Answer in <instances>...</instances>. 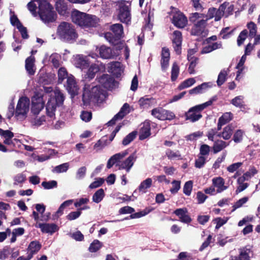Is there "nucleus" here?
I'll return each mask as SVG.
<instances>
[{"instance_id":"f257e3e1","label":"nucleus","mask_w":260,"mask_h":260,"mask_svg":"<svg viewBox=\"0 0 260 260\" xmlns=\"http://www.w3.org/2000/svg\"><path fill=\"white\" fill-rule=\"evenodd\" d=\"M72 22L82 28L96 27L100 19L95 15L88 14L77 10H74L71 13Z\"/></svg>"},{"instance_id":"f03ea898","label":"nucleus","mask_w":260,"mask_h":260,"mask_svg":"<svg viewBox=\"0 0 260 260\" xmlns=\"http://www.w3.org/2000/svg\"><path fill=\"white\" fill-rule=\"evenodd\" d=\"M89 88L90 85L86 84L82 94V102L84 105H89L92 100L97 102H102L105 98L106 91L100 86H94L91 90H89Z\"/></svg>"},{"instance_id":"7ed1b4c3","label":"nucleus","mask_w":260,"mask_h":260,"mask_svg":"<svg viewBox=\"0 0 260 260\" xmlns=\"http://www.w3.org/2000/svg\"><path fill=\"white\" fill-rule=\"evenodd\" d=\"M57 35L62 41L72 43L78 37L74 26L69 22H61L57 27Z\"/></svg>"},{"instance_id":"20e7f679","label":"nucleus","mask_w":260,"mask_h":260,"mask_svg":"<svg viewBox=\"0 0 260 260\" xmlns=\"http://www.w3.org/2000/svg\"><path fill=\"white\" fill-rule=\"evenodd\" d=\"M37 2L39 3V14L41 20L45 23L55 21L57 14L53 7L46 0H40Z\"/></svg>"},{"instance_id":"39448f33","label":"nucleus","mask_w":260,"mask_h":260,"mask_svg":"<svg viewBox=\"0 0 260 260\" xmlns=\"http://www.w3.org/2000/svg\"><path fill=\"white\" fill-rule=\"evenodd\" d=\"M123 27L120 23H115L110 26L109 31L104 33L105 39L111 44L118 46L122 44L121 39L123 37Z\"/></svg>"},{"instance_id":"423d86ee","label":"nucleus","mask_w":260,"mask_h":260,"mask_svg":"<svg viewBox=\"0 0 260 260\" xmlns=\"http://www.w3.org/2000/svg\"><path fill=\"white\" fill-rule=\"evenodd\" d=\"M117 12V19L122 23L129 24L131 23V2L119 0L115 2Z\"/></svg>"},{"instance_id":"0eeeda50","label":"nucleus","mask_w":260,"mask_h":260,"mask_svg":"<svg viewBox=\"0 0 260 260\" xmlns=\"http://www.w3.org/2000/svg\"><path fill=\"white\" fill-rule=\"evenodd\" d=\"M217 100L216 95L213 96L209 101L197 106H195L189 109L185 113V116L186 120H189L192 122H194L199 120L202 117V115L200 112L206 108L207 107L211 106L213 102Z\"/></svg>"},{"instance_id":"6e6552de","label":"nucleus","mask_w":260,"mask_h":260,"mask_svg":"<svg viewBox=\"0 0 260 260\" xmlns=\"http://www.w3.org/2000/svg\"><path fill=\"white\" fill-rule=\"evenodd\" d=\"M64 100L63 94L60 91L55 92V96L50 97L46 105L47 115L50 117H55L56 107L62 105Z\"/></svg>"},{"instance_id":"1a4fd4ad","label":"nucleus","mask_w":260,"mask_h":260,"mask_svg":"<svg viewBox=\"0 0 260 260\" xmlns=\"http://www.w3.org/2000/svg\"><path fill=\"white\" fill-rule=\"evenodd\" d=\"M170 9H172V23L177 28H183L185 27L187 24V17L177 8L171 6Z\"/></svg>"},{"instance_id":"9d476101","label":"nucleus","mask_w":260,"mask_h":260,"mask_svg":"<svg viewBox=\"0 0 260 260\" xmlns=\"http://www.w3.org/2000/svg\"><path fill=\"white\" fill-rule=\"evenodd\" d=\"M123 48L122 44L115 46V48H111L105 45H102L99 48L100 57L103 59H112L117 57L119 54V51Z\"/></svg>"},{"instance_id":"9b49d317","label":"nucleus","mask_w":260,"mask_h":260,"mask_svg":"<svg viewBox=\"0 0 260 260\" xmlns=\"http://www.w3.org/2000/svg\"><path fill=\"white\" fill-rule=\"evenodd\" d=\"M44 105L43 96L39 93H36L31 98V113L35 115H38L44 108Z\"/></svg>"},{"instance_id":"f8f14e48","label":"nucleus","mask_w":260,"mask_h":260,"mask_svg":"<svg viewBox=\"0 0 260 260\" xmlns=\"http://www.w3.org/2000/svg\"><path fill=\"white\" fill-rule=\"evenodd\" d=\"M96 80L103 87L108 90L113 89L118 83L113 77L107 74H104L97 77Z\"/></svg>"},{"instance_id":"ddd939ff","label":"nucleus","mask_w":260,"mask_h":260,"mask_svg":"<svg viewBox=\"0 0 260 260\" xmlns=\"http://www.w3.org/2000/svg\"><path fill=\"white\" fill-rule=\"evenodd\" d=\"M29 100L27 98H21L19 99L15 110V116L20 115L24 116L29 110Z\"/></svg>"},{"instance_id":"4468645a","label":"nucleus","mask_w":260,"mask_h":260,"mask_svg":"<svg viewBox=\"0 0 260 260\" xmlns=\"http://www.w3.org/2000/svg\"><path fill=\"white\" fill-rule=\"evenodd\" d=\"M182 42V33L179 30H175L173 33L172 44L173 48L177 55L181 53Z\"/></svg>"},{"instance_id":"2eb2a0df","label":"nucleus","mask_w":260,"mask_h":260,"mask_svg":"<svg viewBox=\"0 0 260 260\" xmlns=\"http://www.w3.org/2000/svg\"><path fill=\"white\" fill-rule=\"evenodd\" d=\"M136 158L135 153H133L124 161L116 164V166H118L119 170H125L126 172L128 173L133 166Z\"/></svg>"},{"instance_id":"dca6fc26","label":"nucleus","mask_w":260,"mask_h":260,"mask_svg":"<svg viewBox=\"0 0 260 260\" xmlns=\"http://www.w3.org/2000/svg\"><path fill=\"white\" fill-rule=\"evenodd\" d=\"M207 19H201L193 24L191 29V35L200 36L203 34L207 25Z\"/></svg>"},{"instance_id":"f3484780","label":"nucleus","mask_w":260,"mask_h":260,"mask_svg":"<svg viewBox=\"0 0 260 260\" xmlns=\"http://www.w3.org/2000/svg\"><path fill=\"white\" fill-rule=\"evenodd\" d=\"M66 89L69 93L72 96L78 94L79 88L75 78L73 75H71L67 78Z\"/></svg>"},{"instance_id":"a211bd4d","label":"nucleus","mask_w":260,"mask_h":260,"mask_svg":"<svg viewBox=\"0 0 260 260\" xmlns=\"http://www.w3.org/2000/svg\"><path fill=\"white\" fill-rule=\"evenodd\" d=\"M173 213L179 217L181 222L189 223L191 221V218L188 214L187 210L185 208L177 209Z\"/></svg>"},{"instance_id":"6ab92c4d","label":"nucleus","mask_w":260,"mask_h":260,"mask_svg":"<svg viewBox=\"0 0 260 260\" xmlns=\"http://www.w3.org/2000/svg\"><path fill=\"white\" fill-rule=\"evenodd\" d=\"M108 72L112 73L115 77H120L122 72V64L119 61H113L108 64Z\"/></svg>"},{"instance_id":"aec40b11","label":"nucleus","mask_w":260,"mask_h":260,"mask_svg":"<svg viewBox=\"0 0 260 260\" xmlns=\"http://www.w3.org/2000/svg\"><path fill=\"white\" fill-rule=\"evenodd\" d=\"M41 247L42 245L38 241L35 240L30 242L26 248L27 255L32 258L33 256L39 252Z\"/></svg>"},{"instance_id":"412c9836","label":"nucleus","mask_w":260,"mask_h":260,"mask_svg":"<svg viewBox=\"0 0 260 260\" xmlns=\"http://www.w3.org/2000/svg\"><path fill=\"white\" fill-rule=\"evenodd\" d=\"M38 228L41 229L42 233L52 234L58 230V226L55 223H41L38 224Z\"/></svg>"},{"instance_id":"4be33fe9","label":"nucleus","mask_w":260,"mask_h":260,"mask_svg":"<svg viewBox=\"0 0 260 260\" xmlns=\"http://www.w3.org/2000/svg\"><path fill=\"white\" fill-rule=\"evenodd\" d=\"M225 181L221 177H215L212 179V184L217 188L216 192L220 193L228 188L227 186L224 185Z\"/></svg>"},{"instance_id":"5701e85b","label":"nucleus","mask_w":260,"mask_h":260,"mask_svg":"<svg viewBox=\"0 0 260 260\" xmlns=\"http://www.w3.org/2000/svg\"><path fill=\"white\" fill-rule=\"evenodd\" d=\"M211 87L209 82H204L201 84L189 90L188 92L190 94H198L205 92L208 88Z\"/></svg>"},{"instance_id":"b1692460","label":"nucleus","mask_w":260,"mask_h":260,"mask_svg":"<svg viewBox=\"0 0 260 260\" xmlns=\"http://www.w3.org/2000/svg\"><path fill=\"white\" fill-rule=\"evenodd\" d=\"M234 127L232 124H229L224 127L222 132L217 134V136L222 137L224 140H229L233 133Z\"/></svg>"},{"instance_id":"393cba45","label":"nucleus","mask_w":260,"mask_h":260,"mask_svg":"<svg viewBox=\"0 0 260 260\" xmlns=\"http://www.w3.org/2000/svg\"><path fill=\"white\" fill-rule=\"evenodd\" d=\"M100 70L99 66L96 64H92L88 69L85 75V79L90 80L93 79L97 73Z\"/></svg>"},{"instance_id":"a878e982","label":"nucleus","mask_w":260,"mask_h":260,"mask_svg":"<svg viewBox=\"0 0 260 260\" xmlns=\"http://www.w3.org/2000/svg\"><path fill=\"white\" fill-rule=\"evenodd\" d=\"M229 145V143H226L223 140H217L214 143L212 147L213 152L214 154L217 153L226 148Z\"/></svg>"},{"instance_id":"bb28decb","label":"nucleus","mask_w":260,"mask_h":260,"mask_svg":"<svg viewBox=\"0 0 260 260\" xmlns=\"http://www.w3.org/2000/svg\"><path fill=\"white\" fill-rule=\"evenodd\" d=\"M35 58L34 56H30L25 60V69L29 75H32L35 71L33 69Z\"/></svg>"},{"instance_id":"cd10ccee","label":"nucleus","mask_w":260,"mask_h":260,"mask_svg":"<svg viewBox=\"0 0 260 260\" xmlns=\"http://www.w3.org/2000/svg\"><path fill=\"white\" fill-rule=\"evenodd\" d=\"M152 183V180L150 178H148L145 180L143 181L139 186V191L142 194L146 193L147 192V189L151 187Z\"/></svg>"},{"instance_id":"c85d7f7f","label":"nucleus","mask_w":260,"mask_h":260,"mask_svg":"<svg viewBox=\"0 0 260 260\" xmlns=\"http://www.w3.org/2000/svg\"><path fill=\"white\" fill-rule=\"evenodd\" d=\"M56 9L60 15H64L67 12L68 6L64 1L59 0L56 3Z\"/></svg>"},{"instance_id":"c756f323","label":"nucleus","mask_w":260,"mask_h":260,"mask_svg":"<svg viewBox=\"0 0 260 260\" xmlns=\"http://www.w3.org/2000/svg\"><path fill=\"white\" fill-rule=\"evenodd\" d=\"M73 200H67V201H64V202H63L59 206L57 211L55 213L54 215H53L54 217L58 218L60 216L62 215L63 213L64 209L66 207H69L70 205H71L73 203Z\"/></svg>"},{"instance_id":"7c9ffc66","label":"nucleus","mask_w":260,"mask_h":260,"mask_svg":"<svg viewBox=\"0 0 260 260\" xmlns=\"http://www.w3.org/2000/svg\"><path fill=\"white\" fill-rule=\"evenodd\" d=\"M250 249L243 248L240 249V253L238 256L234 257V259L233 260H249L250 256L249 253Z\"/></svg>"},{"instance_id":"2f4dec72","label":"nucleus","mask_w":260,"mask_h":260,"mask_svg":"<svg viewBox=\"0 0 260 260\" xmlns=\"http://www.w3.org/2000/svg\"><path fill=\"white\" fill-rule=\"evenodd\" d=\"M165 112V109L162 107H157L153 109L151 111V115L155 118L160 120L164 121V112Z\"/></svg>"},{"instance_id":"473e14b6","label":"nucleus","mask_w":260,"mask_h":260,"mask_svg":"<svg viewBox=\"0 0 260 260\" xmlns=\"http://www.w3.org/2000/svg\"><path fill=\"white\" fill-rule=\"evenodd\" d=\"M154 99L152 98H148L146 96L142 97L139 100V104L141 108H148L152 105V101H153Z\"/></svg>"},{"instance_id":"72a5a7b5","label":"nucleus","mask_w":260,"mask_h":260,"mask_svg":"<svg viewBox=\"0 0 260 260\" xmlns=\"http://www.w3.org/2000/svg\"><path fill=\"white\" fill-rule=\"evenodd\" d=\"M196 83V80L193 78H189L182 82L178 86V89L179 90L188 88Z\"/></svg>"},{"instance_id":"f704fd0d","label":"nucleus","mask_w":260,"mask_h":260,"mask_svg":"<svg viewBox=\"0 0 260 260\" xmlns=\"http://www.w3.org/2000/svg\"><path fill=\"white\" fill-rule=\"evenodd\" d=\"M229 70H225V69L222 70L218 76L217 80V84L220 87L226 81V77L228 76Z\"/></svg>"},{"instance_id":"c9c22d12","label":"nucleus","mask_w":260,"mask_h":260,"mask_svg":"<svg viewBox=\"0 0 260 260\" xmlns=\"http://www.w3.org/2000/svg\"><path fill=\"white\" fill-rule=\"evenodd\" d=\"M105 197L104 190L103 188L98 189L92 196V201L99 203L102 201Z\"/></svg>"},{"instance_id":"e433bc0d","label":"nucleus","mask_w":260,"mask_h":260,"mask_svg":"<svg viewBox=\"0 0 260 260\" xmlns=\"http://www.w3.org/2000/svg\"><path fill=\"white\" fill-rule=\"evenodd\" d=\"M58 83L61 84L64 79H67L68 77V74L67 70L64 68H60L58 71Z\"/></svg>"},{"instance_id":"4c0bfd02","label":"nucleus","mask_w":260,"mask_h":260,"mask_svg":"<svg viewBox=\"0 0 260 260\" xmlns=\"http://www.w3.org/2000/svg\"><path fill=\"white\" fill-rule=\"evenodd\" d=\"M129 105L128 103H126L123 104L122 107L121 108L120 111L117 113V116L120 117V119H122L127 114L129 113Z\"/></svg>"},{"instance_id":"58836bf2","label":"nucleus","mask_w":260,"mask_h":260,"mask_svg":"<svg viewBox=\"0 0 260 260\" xmlns=\"http://www.w3.org/2000/svg\"><path fill=\"white\" fill-rule=\"evenodd\" d=\"M150 135V127L149 125L143 127L140 132L139 139L144 140Z\"/></svg>"},{"instance_id":"ea45409f","label":"nucleus","mask_w":260,"mask_h":260,"mask_svg":"<svg viewBox=\"0 0 260 260\" xmlns=\"http://www.w3.org/2000/svg\"><path fill=\"white\" fill-rule=\"evenodd\" d=\"M137 132L133 131L128 134L122 140V144L124 146L128 145L131 142H132L136 137Z\"/></svg>"},{"instance_id":"a19ab883","label":"nucleus","mask_w":260,"mask_h":260,"mask_svg":"<svg viewBox=\"0 0 260 260\" xmlns=\"http://www.w3.org/2000/svg\"><path fill=\"white\" fill-rule=\"evenodd\" d=\"M247 27L249 30V37L253 38L257 33V27L256 25L253 22L250 21L247 23Z\"/></svg>"},{"instance_id":"79ce46f5","label":"nucleus","mask_w":260,"mask_h":260,"mask_svg":"<svg viewBox=\"0 0 260 260\" xmlns=\"http://www.w3.org/2000/svg\"><path fill=\"white\" fill-rule=\"evenodd\" d=\"M77 67L81 69H86L89 66V62L83 56L80 57L77 60Z\"/></svg>"},{"instance_id":"37998d69","label":"nucleus","mask_w":260,"mask_h":260,"mask_svg":"<svg viewBox=\"0 0 260 260\" xmlns=\"http://www.w3.org/2000/svg\"><path fill=\"white\" fill-rule=\"evenodd\" d=\"M102 247V243L98 240H94L89 247V251L91 252H95Z\"/></svg>"},{"instance_id":"c03bdc74","label":"nucleus","mask_w":260,"mask_h":260,"mask_svg":"<svg viewBox=\"0 0 260 260\" xmlns=\"http://www.w3.org/2000/svg\"><path fill=\"white\" fill-rule=\"evenodd\" d=\"M179 68L176 62H174L171 70V80L175 81L179 75Z\"/></svg>"},{"instance_id":"a18cd8bd","label":"nucleus","mask_w":260,"mask_h":260,"mask_svg":"<svg viewBox=\"0 0 260 260\" xmlns=\"http://www.w3.org/2000/svg\"><path fill=\"white\" fill-rule=\"evenodd\" d=\"M193 182L191 180L186 182L184 185L183 191L186 196H190L192 189Z\"/></svg>"},{"instance_id":"49530a36","label":"nucleus","mask_w":260,"mask_h":260,"mask_svg":"<svg viewBox=\"0 0 260 260\" xmlns=\"http://www.w3.org/2000/svg\"><path fill=\"white\" fill-rule=\"evenodd\" d=\"M247 35L248 31L247 29H244L240 33L237 38L238 46H240L243 44L247 37Z\"/></svg>"},{"instance_id":"de8ad7c7","label":"nucleus","mask_w":260,"mask_h":260,"mask_svg":"<svg viewBox=\"0 0 260 260\" xmlns=\"http://www.w3.org/2000/svg\"><path fill=\"white\" fill-rule=\"evenodd\" d=\"M233 118V115L231 112H226L224 113L218 119V121H220L224 125L229 122Z\"/></svg>"},{"instance_id":"09e8293b","label":"nucleus","mask_w":260,"mask_h":260,"mask_svg":"<svg viewBox=\"0 0 260 260\" xmlns=\"http://www.w3.org/2000/svg\"><path fill=\"white\" fill-rule=\"evenodd\" d=\"M127 154V150H124V151L116 153L115 154L112 156L110 158L112 159V161L115 162V164H116L117 162L119 161L121 159L124 157Z\"/></svg>"},{"instance_id":"8fccbe9b","label":"nucleus","mask_w":260,"mask_h":260,"mask_svg":"<svg viewBox=\"0 0 260 260\" xmlns=\"http://www.w3.org/2000/svg\"><path fill=\"white\" fill-rule=\"evenodd\" d=\"M244 131L242 129L237 130L234 134L233 140L236 143H240L243 140Z\"/></svg>"},{"instance_id":"3c124183","label":"nucleus","mask_w":260,"mask_h":260,"mask_svg":"<svg viewBox=\"0 0 260 260\" xmlns=\"http://www.w3.org/2000/svg\"><path fill=\"white\" fill-rule=\"evenodd\" d=\"M206 162L205 157L199 155L198 158L195 160L194 167L201 169L205 166Z\"/></svg>"},{"instance_id":"603ef678","label":"nucleus","mask_w":260,"mask_h":260,"mask_svg":"<svg viewBox=\"0 0 260 260\" xmlns=\"http://www.w3.org/2000/svg\"><path fill=\"white\" fill-rule=\"evenodd\" d=\"M42 186L46 189H50L57 187V182L55 180L43 181L42 183Z\"/></svg>"},{"instance_id":"864d4df0","label":"nucleus","mask_w":260,"mask_h":260,"mask_svg":"<svg viewBox=\"0 0 260 260\" xmlns=\"http://www.w3.org/2000/svg\"><path fill=\"white\" fill-rule=\"evenodd\" d=\"M69 168V163L66 162L60 165L57 166L54 168V171L57 173L66 172Z\"/></svg>"},{"instance_id":"5fc2aeb1","label":"nucleus","mask_w":260,"mask_h":260,"mask_svg":"<svg viewBox=\"0 0 260 260\" xmlns=\"http://www.w3.org/2000/svg\"><path fill=\"white\" fill-rule=\"evenodd\" d=\"M248 198L247 197H243V198L239 199L233 206L232 211H234L235 210H236L237 209L242 207L243 205V204H244L248 201Z\"/></svg>"},{"instance_id":"6e6d98bb","label":"nucleus","mask_w":260,"mask_h":260,"mask_svg":"<svg viewBox=\"0 0 260 260\" xmlns=\"http://www.w3.org/2000/svg\"><path fill=\"white\" fill-rule=\"evenodd\" d=\"M210 151V147L207 144H202L201 145L200 148V153L201 156L208 155Z\"/></svg>"},{"instance_id":"4d7b16f0","label":"nucleus","mask_w":260,"mask_h":260,"mask_svg":"<svg viewBox=\"0 0 260 260\" xmlns=\"http://www.w3.org/2000/svg\"><path fill=\"white\" fill-rule=\"evenodd\" d=\"M203 135L202 132L198 131L185 137V139L187 141H194L196 140L198 138L201 137Z\"/></svg>"},{"instance_id":"13d9d810","label":"nucleus","mask_w":260,"mask_h":260,"mask_svg":"<svg viewBox=\"0 0 260 260\" xmlns=\"http://www.w3.org/2000/svg\"><path fill=\"white\" fill-rule=\"evenodd\" d=\"M26 180V175L23 173H20L16 175L14 178V180L15 185H17L18 183H22Z\"/></svg>"},{"instance_id":"bf43d9fd","label":"nucleus","mask_w":260,"mask_h":260,"mask_svg":"<svg viewBox=\"0 0 260 260\" xmlns=\"http://www.w3.org/2000/svg\"><path fill=\"white\" fill-rule=\"evenodd\" d=\"M11 253V248L8 246H5L0 251V259H4L8 257Z\"/></svg>"},{"instance_id":"052dcab7","label":"nucleus","mask_w":260,"mask_h":260,"mask_svg":"<svg viewBox=\"0 0 260 260\" xmlns=\"http://www.w3.org/2000/svg\"><path fill=\"white\" fill-rule=\"evenodd\" d=\"M172 187L170 189V191L173 194L177 193L180 188L181 182L177 180H173L172 182Z\"/></svg>"},{"instance_id":"680f3d73","label":"nucleus","mask_w":260,"mask_h":260,"mask_svg":"<svg viewBox=\"0 0 260 260\" xmlns=\"http://www.w3.org/2000/svg\"><path fill=\"white\" fill-rule=\"evenodd\" d=\"M82 212L77 209L76 211L70 212L67 215L66 218L69 220H73L78 218L81 214Z\"/></svg>"},{"instance_id":"e2e57ef3","label":"nucleus","mask_w":260,"mask_h":260,"mask_svg":"<svg viewBox=\"0 0 260 260\" xmlns=\"http://www.w3.org/2000/svg\"><path fill=\"white\" fill-rule=\"evenodd\" d=\"M226 155V152H223L221 157L217 158L213 165V168L215 169H218L220 167V164L224 160Z\"/></svg>"},{"instance_id":"0e129e2a","label":"nucleus","mask_w":260,"mask_h":260,"mask_svg":"<svg viewBox=\"0 0 260 260\" xmlns=\"http://www.w3.org/2000/svg\"><path fill=\"white\" fill-rule=\"evenodd\" d=\"M104 179L102 178H98L96 179V180L93 181L91 183L89 187L91 189L99 187L102 185V184L104 183Z\"/></svg>"},{"instance_id":"69168bd1","label":"nucleus","mask_w":260,"mask_h":260,"mask_svg":"<svg viewBox=\"0 0 260 260\" xmlns=\"http://www.w3.org/2000/svg\"><path fill=\"white\" fill-rule=\"evenodd\" d=\"M135 212L134 208L129 207V206H124L121 208L119 210V213L120 214H132Z\"/></svg>"},{"instance_id":"338daca9","label":"nucleus","mask_w":260,"mask_h":260,"mask_svg":"<svg viewBox=\"0 0 260 260\" xmlns=\"http://www.w3.org/2000/svg\"><path fill=\"white\" fill-rule=\"evenodd\" d=\"M17 29L20 31L21 37L23 39H26L28 38L29 35H28L26 27H24L22 24H21L20 26H17Z\"/></svg>"},{"instance_id":"774afa93","label":"nucleus","mask_w":260,"mask_h":260,"mask_svg":"<svg viewBox=\"0 0 260 260\" xmlns=\"http://www.w3.org/2000/svg\"><path fill=\"white\" fill-rule=\"evenodd\" d=\"M80 117L82 120L85 122H88L91 119L92 113L90 112L83 111L81 113Z\"/></svg>"}]
</instances>
